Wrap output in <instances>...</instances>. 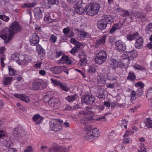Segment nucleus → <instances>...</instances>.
Returning <instances> with one entry per match:
<instances>
[{"instance_id": "f257e3e1", "label": "nucleus", "mask_w": 152, "mask_h": 152, "mask_svg": "<svg viewBox=\"0 0 152 152\" xmlns=\"http://www.w3.org/2000/svg\"><path fill=\"white\" fill-rule=\"evenodd\" d=\"M22 30L21 26L17 21H15L12 23L7 29H4V33H0V37L4 40L6 43L10 42L14 35Z\"/></svg>"}, {"instance_id": "f03ea898", "label": "nucleus", "mask_w": 152, "mask_h": 152, "mask_svg": "<svg viewBox=\"0 0 152 152\" xmlns=\"http://www.w3.org/2000/svg\"><path fill=\"white\" fill-rule=\"evenodd\" d=\"M91 126L87 125L84 127V129L88 131L86 134L85 138L89 141L92 142L96 139V138L99 137L100 136L99 131L97 129H91Z\"/></svg>"}, {"instance_id": "7ed1b4c3", "label": "nucleus", "mask_w": 152, "mask_h": 152, "mask_svg": "<svg viewBox=\"0 0 152 152\" xmlns=\"http://www.w3.org/2000/svg\"><path fill=\"white\" fill-rule=\"evenodd\" d=\"M93 114V112L89 110H85L80 112L78 115L79 117L82 118L80 120V123L85 125L92 122L93 120L92 117Z\"/></svg>"}, {"instance_id": "20e7f679", "label": "nucleus", "mask_w": 152, "mask_h": 152, "mask_svg": "<svg viewBox=\"0 0 152 152\" xmlns=\"http://www.w3.org/2000/svg\"><path fill=\"white\" fill-rule=\"evenodd\" d=\"M103 17V18L98 20L97 22L98 28L102 31L106 28L108 24H111L114 21L113 17L110 15H104Z\"/></svg>"}, {"instance_id": "39448f33", "label": "nucleus", "mask_w": 152, "mask_h": 152, "mask_svg": "<svg viewBox=\"0 0 152 152\" xmlns=\"http://www.w3.org/2000/svg\"><path fill=\"white\" fill-rule=\"evenodd\" d=\"M100 8V5L97 3L92 2L87 5V13L90 16L96 15L99 12Z\"/></svg>"}, {"instance_id": "423d86ee", "label": "nucleus", "mask_w": 152, "mask_h": 152, "mask_svg": "<svg viewBox=\"0 0 152 152\" xmlns=\"http://www.w3.org/2000/svg\"><path fill=\"white\" fill-rule=\"evenodd\" d=\"M63 120L59 118L52 120L50 123V129L54 132H59L62 129Z\"/></svg>"}, {"instance_id": "0eeeda50", "label": "nucleus", "mask_w": 152, "mask_h": 152, "mask_svg": "<svg viewBox=\"0 0 152 152\" xmlns=\"http://www.w3.org/2000/svg\"><path fill=\"white\" fill-rule=\"evenodd\" d=\"M46 87V83L40 79H37L34 81L32 85V88L34 91L44 89Z\"/></svg>"}, {"instance_id": "6e6552de", "label": "nucleus", "mask_w": 152, "mask_h": 152, "mask_svg": "<svg viewBox=\"0 0 152 152\" xmlns=\"http://www.w3.org/2000/svg\"><path fill=\"white\" fill-rule=\"evenodd\" d=\"M74 7L75 11L78 14H82L84 11L87 12V5L83 3L82 0H79Z\"/></svg>"}, {"instance_id": "1a4fd4ad", "label": "nucleus", "mask_w": 152, "mask_h": 152, "mask_svg": "<svg viewBox=\"0 0 152 152\" xmlns=\"http://www.w3.org/2000/svg\"><path fill=\"white\" fill-rule=\"evenodd\" d=\"M43 100L45 102H48V104L51 107L57 108L60 104L58 99L56 98L53 97L50 99L48 95L45 96Z\"/></svg>"}, {"instance_id": "9d476101", "label": "nucleus", "mask_w": 152, "mask_h": 152, "mask_svg": "<svg viewBox=\"0 0 152 152\" xmlns=\"http://www.w3.org/2000/svg\"><path fill=\"white\" fill-rule=\"evenodd\" d=\"M107 57V54L105 52L104 50H101L97 54L94 60L97 64H100L106 61Z\"/></svg>"}, {"instance_id": "9b49d317", "label": "nucleus", "mask_w": 152, "mask_h": 152, "mask_svg": "<svg viewBox=\"0 0 152 152\" xmlns=\"http://www.w3.org/2000/svg\"><path fill=\"white\" fill-rule=\"evenodd\" d=\"M52 150L54 152H69V148L64 146L58 145H56L52 147Z\"/></svg>"}, {"instance_id": "f8f14e48", "label": "nucleus", "mask_w": 152, "mask_h": 152, "mask_svg": "<svg viewBox=\"0 0 152 152\" xmlns=\"http://www.w3.org/2000/svg\"><path fill=\"white\" fill-rule=\"evenodd\" d=\"M115 48L119 51H124L126 49V45L120 40H118L115 43Z\"/></svg>"}, {"instance_id": "ddd939ff", "label": "nucleus", "mask_w": 152, "mask_h": 152, "mask_svg": "<svg viewBox=\"0 0 152 152\" xmlns=\"http://www.w3.org/2000/svg\"><path fill=\"white\" fill-rule=\"evenodd\" d=\"M39 38L37 34L34 33L32 34L30 37V42L32 45H38Z\"/></svg>"}, {"instance_id": "4468645a", "label": "nucleus", "mask_w": 152, "mask_h": 152, "mask_svg": "<svg viewBox=\"0 0 152 152\" xmlns=\"http://www.w3.org/2000/svg\"><path fill=\"white\" fill-rule=\"evenodd\" d=\"M43 8H36L34 10V16L36 20H40L42 17Z\"/></svg>"}, {"instance_id": "2eb2a0df", "label": "nucleus", "mask_w": 152, "mask_h": 152, "mask_svg": "<svg viewBox=\"0 0 152 152\" xmlns=\"http://www.w3.org/2000/svg\"><path fill=\"white\" fill-rule=\"evenodd\" d=\"M72 61H71L68 56H62L61 58L58 61V63L59 64H66L67 65L71 64Z\"/></svg>"}, {"instance_id": "dca6fc26", "label": "nucleus", "mask_w": 152, "mask_h": 152, "mask_svg": "<svg viewBox=\"0 0 152 152\" xmlns=\"http://www.w3.org/2000/svg\"><path fill=\"white\" fill-rule=\"evenodd\" d=\"M84 100L86 104H91L95 102V99L91 94H86L84 98Z\"/></svg>"}, {"instance_id": "f3484780", "label": "nucleus", "mask_w": 152, "mask_h": 152, "mask_svg": "<svg viewBox=\"0 0 152 152\" xmlns=\"http://www.w3.org/2000/svg\"><path fill=\"white\" fill-rule=\"evenodd\" d=\"M135 86L137 87H139L137 89V95L139 97L141 96L143 93V88L145 86V84L141 82H139L135 84Z\"/></svg>"}, {"instance_id": "a211bd4d", "label": "nucleus", "mask_w": 152, "mask_h": 152, "mask_svg": "<svg viewBox=\"0 0 152 152\" xmlns=\"http://www.w3.org/2000/svg\"><path fill=\"white\" fill-rule=\"evenodd\" d=\"M79 56L80 58V60L81 63V65L83 66L86 65L87 64V60L85 53L84 52L81 51L80 53Z\"/></svg>"}, {"instance_id": "6ab92c4d", "label": "nucleus", "mask_w": 152, "mask_h": 152, "mask_svg": "<svg viewBox=\"0 0 152 152\" xmlns=\"http://www.w3.org/2000/svg\"><path fill=\"white\" fill-rule=\"evenodd\" d=\"M24 132L21 128H15L14 132V135L19 138L22 137L24 135Z\"/></svg>"}, {"instance_id": "aec40b11", "label": "nucleus", "mask_w": 152, "mask_h": 152, "mask_svg": "<svg viewBox=\"0 0 152 152\" xmlns=\"http://www.w3.org/2000/svg\"><path fill=\"white\" fill-rule=\"evenodd\" d=\"M14 96L26 103H28L30 101L29 97L28 96L24 95L16 94H14Z\"/></svg>"}, {"instance_id": "412c9836", "label": "nucleus", "mask_w": 152, "mask_h": 152, "mask_svg": "<svg viewBox=\"0 0 152 152\" xmlns=\"http://www.w3.org/2000/svg\"><path fill=\"white\" fill-rule=\"evenodd\" d=\"M147 127L148 128H152V120L149 118L147 119L145 122L142 123L140 125V127L145 129Z\"/></svg>"}, {"instance_id": "4be33fe9", "label": "nucleus", "mask_w": 152, "mask_h": 152, "mask_svg": "<svg viewBox=\"0 0 152 152\" xmlns=\"http://www.w3.org/2000/svg\"><path fill=\"white\" fill-rule=\"evenodd\" d=\"M106 36L104 35L97 41L95 45V47L97 48L104 44L105 42Z\"/></svg>"}, {"instance_id": "5701e85b", "label": "nucleus", "mask_w": 152, "mask_h": 152, "mask_svg": "<svg viewBox=\"0 0 152 152\" xmlns=\"http://www.w3.org/2000/svg\"><path fill=\"white\" fill-rule=\"evenodd\" d=\"M143 40L142 37H139L136 40L135 44V47L137 49H140L143 47Z\"/></svg>"}, {"instance_id": "b1692460", "label": "nucleus", "mask_w": 152, "mask_h": 152, "mask_svg": "<svg viewBox=\"0 0 152 152\" xmlns=\"http://www.w3.org/2000/svg\"><path fill=\"white\" fill-rule=\"evenodd\" d=\"M31 61L30 57L27 56H25L23 60H20L18 64L21 65H24L27 64L28 63Z\"/></svg>"}, {"instance_id": "393cba45", "label": "nucleus", "mask_w": 152, "mask_h": 152, "mask_svg": "<svg viewBox=\"0 0 152 152\" xmlns=\"http://www.w3.org/2000/svg\"><path fill=\"white\" fill-rule=\"evenodd\" d=\"M137 55L138 53L136 50H132L127 52L128 57L132 59H133L136 58Z\"/></svg>"}, {"instance_id": "a878e982", "label": "nucleus", "mask_w": 152, "mask_h": 152, "mask_svg": "<svg viewBox=\"0 0 152 152\" xmlns=\"http://www.w3.org/2000/svg\"><path fill=\"white\" fill-rule=\"evenodd\" d=\"M36 50L38 55H40L41 56H43L45 54V50L40 45H36Z\"/></svg>"}, {"instance_id": "bb28decb", "label": "nucleus", "mask_w": 152, "mask_h": 152, "mask_svg": "<svg viewBox=\"0 0 152 152\" xmlns=\"http://www.w3.org/2000/svg\"><path fill=\"white\" fill-rule=\"evenodd\" d=\"M13 77H4L2 81L3 84L7 86L10 84L12 81Z\"/></svg>"}, {"instance_id": "cd10ccee", "label": "nucleus", "mask_w": 152, "mask_h": 152, "mask_svg": "<svg viewBox=\"0 0 152 152\" xmlns=\"http://www.w3.org/2000/svg\"><path fill=\"white\" fill-rule=\"evenodd\" d=\"M134 17L136 18H144V21H146L148 19L146 17L145 15L144 14H142L141 12H136L134 13Z\"/></svg>"}, {"instance_id": "c85d7f7f", "label": "nucleus", "mask_w": 152, "mask_h": 152, "mask_svg": "<svg viewBox=\"0 0 152 152\" xmlns=\"http://www.w3.org/2000/svg\"><path fill=\"white\" fill-rule=\"evenodd\" d=\"M122 25L121 23H117L114 24L110 30V33H114L117 29H120Z\"/></svg>"}, {"instance_id": "c756f323", "label": "nucleus", "mask_w": 152, "mask_h": 152, "mask_svg": "<svg viewBox=\"0 0 152 152\" xmlns=\"http://www.w3.org/2000/svg\"><path fill=\"white\" fill-rule=\"evenodd\" d=\"M139 33L137 32L132 34H129L126 37L127 40L130 41H132L136 38L138 37Z\"/></svg>"}, {"instance_id": "7c9ffc66", "label": "nucleus", "mask_w": 152, "mask_h": 152, "mask_svg": "<svg viewBox=\"0 0 152 152\" xmlns=\"http://www.w3.org/2000/svg\"><path fill=\"white\" fill-rule=\"evenodd\" d=\"M145 32L147 34L152 33V23H150L146 25L145 29Z\"/></svg>"}, {"instance_id": "2f4dec72", "label": "nucleus", "mask_w": 152, "mask_h": 152, "mask_svg": "<svg viewBox=\"0 0 152 152\" xmlns=\"http://www.w3.org/2000/svg\"><path fill=\"white\" fill-rule=\"evenodd\" d=\"M20 54L18 53H14L11 56V60L16 62L18 64L19 63Z\"/></svg>"}, {"instance_id": "473e14b6", "label": "nucleus", "mask_w": 152, "mask_h": 152, "mask_svg": "<svg viewBox=\"0 0 152 152\" xmlns=\"http://www.w3.org/2000/svg\"><path fill=\"white\" fill-rule=\"evenodd\" d=\"M51 70L53 73L58 74L61 72L62 70L61 66H58L52 67Z\"/></svg>"}, {"instance_id": "72a5a7b5", "label": "nucleus", "mask_w": 152, "mask_h": 152, "mask_svg": "<svg viewBox=\"0 0 152 152\" xmlns=\"http://www.w3.org/2000/svg\"><path fill=\"white\" fill-rule=\"evenodd\" d=\"M54 19H52L50 16L49 12H47L45 14L44 17V20L48 23H50L53 21Z\"/></svg>"}, {"instance_id": "f704fd0d", "label": "nucleus", "mask_w": 152, "mask_h": 152, "mask_svg": "<svg viewBox=\"0 0 152 152\" xmlns=\"http://www.w3.org/2000/svg\"><path fill=\"white\" fill-rule=\"evenodd\" d=\"M40 115L38 114L35 115L32 118V120L33 121L36 122L35 124L37 125L39 124L41 121V120L39 119Z\"/></svg>"}, {"instance_id": "c9c22d12", "label": "nucleus", "mask_w": 152, "mask_h": 152, "mask_svg": "<svg viewBox=\"0 0 152 152\" xmlns=\"http://www.w3.org/2000/svg\"><path fill=\"white\" fill-rule=\"evenodd\" d=\"M59 86L62 90L65 91H67L69 89V88H68L66 85L64 83H61Z\"/></svg>"}, {"instance_id": "e433bc0d", "label": "nucleus", "mask_w": 152, "mask_h": 152, "mask_svg": "<svg viewBox=\"0 0 152 152\" xmlns=\"http://www.w3.org/2000/svg\"><path fill=\"white\" fill-rule=\"evenodd\" d=\"M128 80L131 81H134L136 79L135 75L133 72H130L127 77Z\"/></svg>"}, {"instance_id": "4c0bfd02", "label": "nucleus", "mask_w": 152, "mask_h": 152, "mask_svg": "<svg viewBox=\"0 0 152 152\" xmlns=\"http://www.w3.org/2000/svg\"><path fill=\"white\" fill-rule=\"evenodd\" d=\"M146 97L149 99H152V88H150L148 90Z\"/></svg>"}, {"instance_id": "58836bf2", "label": "nucleus", "mask_w": 152, "mask_h": 152, "mask_svg": "<svg viewBox=\"0 0 152 152\" xmlns=\"http://www.w3.org/2000/svg\"><path fill=\"white\" fill-rule=\"evenodd\" d=\"M36 3H25L22 5L23 7L28 8L34 7L36 5Z\"/></svg>"}, {"instance_id": "ea45409f", "label": "nucleus", "mask_w": 152, "mask_h": 152, "mask_svg": "<svg viewBox=\"0 0 152 152\" xmlns=\"http://www.w3.org/2000/svg\"><path fill=\"white\" fill-rule=\"evenodd\" d=\"M75 95H69L66 98V99L69 102H71L75 100Z\"/></svg>"}, {"instance_id": "a19ab883", "label": "nucleus", "mask_w": 152, "mask_h": 152, "mask_svg": "<svg viewBox=\"0 0 152 152\" xmlns=\"http://www.w3.org/2000/svg\"><path fill=\"white\" fill-rule=\"evenodd\" d=\"M8 69L10 75L13 76L16 75V71L11 66H9Z\"/></svg>"}, {"instance_id": "79ce46f5", "label": "nucleus", "mask_w": 152, "mask_h": 152, "mask_svg": "<svg viewBox=\"0 0 152 152\" xmlns=\"http://www.w3.org/2000/svg\"><path fill=\"white\" fill-rule=\"evenodd\" d=\"M133 67L136 69L141 71L145 70V68L144 67L142 66H140L137 64H134Z\"/></svg>"}, {"instance_id": "37998d69", "label": "nucleus", "mask_w": 152, "mask_h": 152, "mask_svg": "<svg viewBox=\"0 0 152 152\" xmlns=\"http://www.w3.org/2000/svg\"><path fill=\"white\" fill-rule=\"evenodd\" d=\"M80 46L79 45H76L75 47L72 49L70 51V52L72 54H74L80 49Z\"/></svg>"}, {"instance_id": "c03bdc74", "label": "nucleus", "mask_w": 152, "mask_h": 152, "mask_svg": "<svg viewBox=\"0 0 152 152\" xmlns=\"http://www.w3.org/2000/svg\"><path fill=\"white\" fill-rule=\"evenodd\" d=\"M50 40L53 43H55L57 40V37L54 34L51 35L50 38Z\"/></svg>"}, {"instance_id": "a18cd8bd", "label": "nucleus", "mask_w": 152, "mask_h": 152, "mask_svg": "<svg viewBox=\"0 0 152 152\" xmlns=\"http://www.w3.org/2000/svg\"><path fill=\"white\" fill-rule=\"evenodd\" d=\"M48 3L50 4H58L59 3L58 0H48Z\"/></svg>"}, {"instance_id": "49530a36", "label": "nucleus", "mask_w": 152, "mask_h": 152, "mask_svg": "<svg viewBox=\"0 0 152 152\" xmlns=\"http://www.w3.org/2000/svg\"><path fill=\"white\" fill-rule=\"evenodd\" d=\"M134 132L132 130L126 131L124 134V137H127L129 135L134 133Z\"/></svg>"}, {"instance_id": "de8ad7c7", "label": "nucleus", "mask_w": 152, "mask_h": 152, "mask_svg": "<svg viewBox=\"0 0 152 152\" xmlns=\"http://www.w3.org/2000/svg\"><path fill=\"white\" fill-rule=\"evenodd\" d=\"M136 93L134 91H131L130 96L131 99L132 100H134L136 98Z\"/></svg>"}, {"instance_id": "09e8293b", "label": "nucleus", "mask_w": 152, "mask_h": 152, "mask_svg": "<svg viewBox=\"0 0 152 152\" xmlns=\"http://www.w3.org/2000/svg\"><path fill=\"white\" fill-rule=\"evenodd\" d=\"M51 80L52 82L56 86H59V84L61 83L56 80H53L52 78L51 79Z\"/></svg>"}, {"instance_id": "8fccbe9b", "label": "nucleus", "mask_w": 152, "mask_h": 152, "mask_svg": "<svg viewBox=\"0 0 152 152\" xmlns=\"http://www.w3.org/2000/svg\"><path fill=\"white\" fill-rule=\"evenodd\" d=\"M7 145H6L5 147L8 148L11 147L13 145V144L10 140L7 141Z\"/></svg>"}, {"instance_id": "3c124183", "label": "nucleus", "mask_w": 152, "mask_h": 152, "mask_svg": "<svg viewBox=\"0 0 152 152\" xmlns=\"http://www.w3.org/2000/svg\"><path fill=\"white\" fill-rule=\"evenodd\" d=\"M88 70L90 73H93L95 72L96 69L93 66H90Z\"/></svg>"}, {"instance_id": "603ef678", "label": "nucleus", "mask_w": 152, "mask_h": 152, "mask_svg": "<svg viewBox=\"0 0 152 152\" xmlns=\"http://www.w3.org/2000/svg\"><path fill=\"white\" fill-rule=\"evenodd\" d=\"M0 59L1 66L3 68L5 65L4 63V61L5 60L6 58L5 57H1Z\"/></svg>"}, {"instance_id": "864d4df0", "label": "nucleus", "mask_w": 152, "mask_h": 152, "mask_svg": "<svg viewBox=\"0 0 152 152\" xmlns=\"http://www.w3.org/2000/svg\"><path fill=\"white\" fill-rule=\"evenodd\" d=\"M72 107L69 105H66L65 107V108H64V109L63 110L64 111H69L71 110L72 109Z\"/></svg>"}, {"instance_id": "5fc2aeb1", "label": "nucleus", "mask_w": 152, "mask_h": 152, "mask_svg": "<svg viewBox=\"0 0 152 152\" xmlns=\"http://www.w3.org/2000/svg\"><path fill=\"white\" fill-rule=\"evenodd\" d=\"M80 34L83 37H85L87 35V33L83 31H80Z\"/></svg>"}, {"instance_id": "6e6d98bb", "label": "nucleus", "mask_w": 152, "mask_h": 152, "mask_svg": "<svg viewBox=\"0 0 152 152\" xmlns=\"http://www.w3.org/2000/svg\"><path fill=\"white\" fill-rule=\"evenodd\" d=\"M109 71V68L107 66H106L102 69V72L104 73H107Z\"/></svg>"}, {"instance_id": "4d7b16f0", "label": "nucleus", "mask_w": 152, "mask_h": 152, "mask_svg": "<svg viewBox=\"0 0 152 152\" xmlns=\"http://www.w3.org/2000/svg\"><path fill=\"white\" fill-rule=\"evenodd\" d=\"M70 31V29L69 27L64 28L63 30V32L64 34H67Z\"/></svg>"}, {"instance_id": "13d9d810", "label": "nucleus", "mask_w": 152, "mask_h": 152, "mask_svg": "<svg viewBox=\"0 0 152 152\" xmlns=\"http://www.w3.org/2000/svg\"><path fill=\"white\" fill-rule=\"evenodd\" d=\"M123 13L122 14V16H129L130 15V14L127 10H124L123 11Z\"/></svg>"}, {"instance_id": "bf43d9fd", "label": "nucleus", "mask_w": 152, "mask_h": 152, "mask_svg": "<svg viewBox=\"0 0 152 152\" xmlns=\"http://www.w3.org/2000/svg\"><path fill=\"white\" fill-rule=\"evenodd\" d=\"M98 83L99 84L100 86H103L106 84V81L104 79L99 81Z\"/></svg>"}, {"instance_id": "052dcab7", "label": "nucleus", "mask_w": 152, "mask_h": 152, "mask_svg": "<svg viewBox=\"0 0 152 152\" xmlns=\"http://www.w3.org/2000/svg\"><path fill=\"white\" fill-rule=\"evenodd\" d=\"M32 151V148L31 146L28 147L23 152H31Z\"/></svg>"}, {"instance_id": "680f3d73", "label": "nucleus", "mask_w": 152, "mask_h": 152, "mask_svg": "<svg viewBox=\"0 0 152 152\" xmlns=\"http://www.w3.org/2000/svg\"><path fill=\"white\" fill-rule=\"evenodd\" d=\"M112 63L111 64L114 66V67L115 68L117 65V62L116 60L115 59H113L112 60Z\"/></svg>"}, {"instance_id": "e2e57ef3", "label": "nucleus", "mask_w": 152, "mask_h": 152, "mask_svg": "<svg viewBox=\"0 0 152 152\" xmlns=\"http://www.w3.org/2000/svg\"><path fill=\"white\" fill-rule=\"evenodd\" d=\"M114 83H107V84L106 86L110 88H114Z\"/></svg>"}, {"instance_id": "0e129e2a", "label": "nucleus", "mask_w": 152, "mask_h": 152, "mask_svg": "<svg viewBox=\"0 0 152 152\" xmlns=\"http://www.w3.org/2000/svg\"><path fill=\"white\" fill-rule=\"evenodd\" d=\"M2 140L1 141V143L2 145L4 146H5L6 145H7V140L3 139L2 138H1Z\"/></svg>"}, {"instance_id": "69168bd1", "label": "nucleus", "mask_w": 152, "mask_h": 152, "mask_svg": "<svg viewBox=\"0 0 152 152\" xmlns=\"http://www.w3.org/2000/svg\"><path fill=\"white\" fill-rule=\"evenodd\" d=\"M107 76L108 77V79L110 80H115L116 79V77L113 76V75L110 76H108L107 75Z\"/></svg>"}, {"instance_id": "338daca9", "label": "nucleus", "mask_w": 152, "mask_h": 152, "mask_svg": "<svg viewBox=\"0 0 152 152\" xmlns=\"http://www.w3.org/2000/svg\"><path fill=\"white\" fill-rule=\"evenodd\" d=\"M78 0H66L68 3L71 4H75Z\"/></svg>"}, {"instance_id": "774afa93", "label": "nucleus", "mask_w": 152, "mask_h": 152, "mask_svg": "<svg viewBox=\"0 0 152 152\" xmlns=\"http://www.w3.org/2000/svg\"><path fill=\"white\" fill-rule=\"evenodd\" d=\"M104 79V76L101 75L100 74L98 75L97 77L98 82H99V81H101Z\"/></svg>"}]
</instances>
